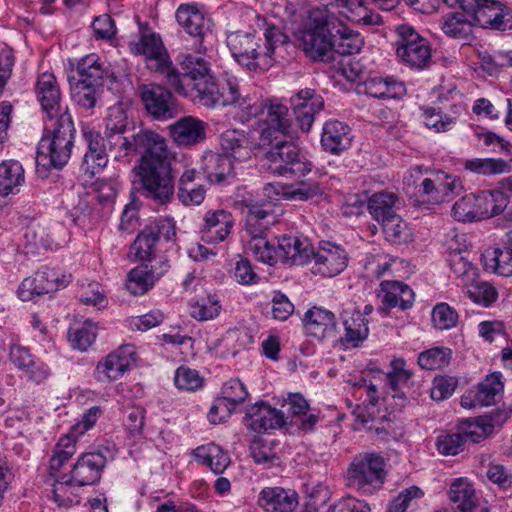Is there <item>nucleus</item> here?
Returning a JSON list of instances; mask_svg holds the SVG:
<instances>
[{
  "label": "nucleus",
  "instance_id": "1",
  "mask_svg": "<svg viewBox=\"0 0 512 512\" xmlns=\"http://www.w3.org/2000/svg\"><path fill=\"white\" fill-rule=\"evenodd\" d=\"M178 63L183 73L177 69H169L167 82L179 95L197 99L207 107L233 105L237 109L236 116L240 122L247 123L257 119V130L264 143H270L287 131V106L277 100L242 96L235 78L217 83L209 62L203 56L181 54Z\"/></svg>",
  "mask_w": 512,
  "mask_h": 512
},
{
  "label": "nucleus",
  "instance_id": "2",
  "mask_svg": "<svg viewBox=\"0 0 512 512\" xmlns=\"http://www.w3.org/2000/svg\"><path fill=\"white\" fill-rule=\"evenodd\" d=\"M295 37L303 51L313 59H324L331 51L340 55L358 53L363 46V38L357 32L343 27L332 36L328 30L325 12L312 10Z\"/></svg>",
  "mask_w": 512,
  "mask_h": 512
},
{
  "label": "nucleus",
  "instance_id": "3",
  "mask_svg": "<svg viewBox=\"0 0 512 512\" xmlns=\"http://www.w3.org/2000/svg\"><path fill=\"white\" fill-rule=\"evenodd\" d=\"M257 26L263 29L265 45L254 32L234 31L227 35L226 43L232 57L241 66L250 71H266L274 63L275 50L288 42V36L275 24L268 23L263 17L256 16Z\"/></svg>",
  "mask_w": 512,
  "mask_h": 512
},
{
  "label": "nucleus",
  "instance_id": "4",
  "mask_svg": "<svg viewBox=\"0 0 512 512\" xmlns=\"http://www.w3.org/2000/svg\"><path fill=\"white\" fill-rule=\"evenodd\" d=\"M150 139L154 146L141 156L138 175L144 195L160 204L167 202L173 195L174 184L167 164L168 147L163 137Z\"/></svg>",
  "mask_w": 512,
  "mask_h": 512
},
{
  "label": "nucleus",
  "instance_id": "5",
  "mask_svg": "<svg viewBox=\"0 0 512 512\" xmlns=\"http://www.w3.org/2000/svg\"><path fill=\"white\" fill-rule=\"evenodd\" d=\"M407 192L421 203L437 205L462 190L461 180L444 171H429L420 166L411 168L404 178Z\"/></svg>",
  "mask_w": 512,
  "mask_h": 512
},
{
  "label": "nucleus",
  "instance_id": "6",
  "mask_svg": "<svg viewBox=\"0 0 512 512\" xmlns=\"http://www.w3.org/2000/svg\"><path fill=\"white\" fill-rule=\"evenodd\" d=\"M75 128L72 117L64 113L59 118L44 119V134L37 150V163L54 168L63 167L71 156Z\"/></svg>",
  "mask_w": 512,
  "mask_h": 512
},
{
  "label": "nucleus",
  "instance_id": "7",
  "mask_svg": "<svg viewBox=\"0 0 512 512\" xmlns=\"http://www.w3.org/2000/svg\"><path fill=\"white\" fill-rule=\"evenodd\" d=\"M289 127L285 133L271 140L270 143H264L259 135V146L272 145L266 152V159L269 170L282 177H300L312 170V163L306 159L299 151L297 145L292 141L280 140L281 137L291 136V123L287 113ZM257 132H259L256 129ZM260 134V133H258Z\"/></svg>",
  "mask_w": 512,
  "mask_h": 512
},
{
  "label": "nucleus",
  "instance_id": "8",
  "mask_svg": "<svg viewBox=\"0 0 512 512\" xmlns=\"http://www.w3.org/2000/svg\"><path fill=\"white\" fill-rule=\"evenodd\" d=\"M508 202L501 191L482 190L470 193L452 206V216L459 222H477L501 214Z\"/></svg>",
  "mask_w": 512,
  "mask_h": 512
},
{
  "label": "nucleus",
  "instance_id": "9",
  "mask_svg": "<svg viewBox=\"0 0 512 512\" xmlns=\"http://www.w3.org/2000/svg\"><path fill=\"white\" fill-rule=\"evenodd\" d=\"M396 55L412 69L423 70L432 62V48L429 41L411 25L396 26Z\"/></svg>",
  "mask_w": 512,
  "mask_h": 512
},
{
  "label": "nucleus",
  "instance_id": "10",
  "mask_svg": "<svg viewBox=\"0 0 512 512\" xmlns=\"http://www.w3.org/2000/svg\"><path fill=\"white\" fill-rule=\"evenodd\" d=\"M384 459L374 453L356 457L347 471L349 486L370 494L384 483Z\"/></svg>",
  "mask_w": 512,
  "mask_h": 512
},
{
  "label": "nucleus",
  "instance_id": "11",
  "mask_svg": "<svg viewBox=\"0 0 512 512\" xmlns=\"http://www.w3.org/2000/svg\"><path fill=\"white\" fill-rule=\"evenodd\" d=\"M138 360L139 354L134 345H120L97 362L94 377L104 384L115 382L136 367Z\"/></svg>",
  "mask_w": 512,
  "mask_h": 512
},
{
  "label": "nucleus",
  "instance_id": "12",
  "mask_svg": "<svg viewBox=\"0 0 512 512\" xmlns=\"http://www.w3.org/2000/svg\"><path fill=\"white\" fill-rule=\"evenodd\" d=\"M71 282V275L54 268H41L33 276L25 278L17 289L22 301L36 296L53 293L65 288Z\"/></svg>",
  "mask_w": 512,
  "mask_h": 512
},
{
  "label": "nucleus",
  "instance_id": "13",
  "mask_svg": "<svg viewBox=\"0 0 512 512\" xmlns=\"http://www.w3.org/2000/svg\"><path fill=\"white\" fill-rule=\"evenodd\" d=\"M125 132H105L104 143L107 150L115 153V159L128 156L132 153L144 155L154 144L150 139L157 140L156 137H162L151 130H140L132 138L124 136Z\"/></svg>",
  "mask_w": 512,
  "mask_h": 512
},
{
  "label": "nucleus",
  "instance_id": "14",
  "mask_svg": "<svg viewBox=\"0 0 512 512\" xmlns=\"http://www.w3.org/2000/svg\"><path fill=\"white\" fill-rule=\"evenodd\" d=\"M311 258L314 274L329 278L341 274L349 262L345 248L329 241L321 242L316 250L313 249Z\"/></svg>",
  "mask_w": 512,
  "mask_h": 512
},
{
  "label": "nucleus",
  "instance_id": "15",
  "mask_svg": "<svg viewBox=\"0 0 512 512\" xmlns=\"http://www.w3.org/2000/svg\"><path fill=\"white\" fill-rule=\"evenodd\" d=\"M140 97L145 109L154 119L165 121L179 113L172 93L160 85H143L140 88Z\"/></svg>",
  "mask_w": 512,
  "mask_h": 512
},
{
  "label": "nucleus",
  "instance_id": "16",
  "mask_svg": "<svg viewBox=\"0 0 512 512\" xmlns=\"http://www.w3.org/2000/svg\"><path fill=\"white\" fill-rule=\"evenodd\" d=\"M130 50L135 55H143L151 70L162 71L167 75L169 69H176L170 65L161 37L155 32H142L138 41L130 43Z\"/></svg>",
  "mask_w": 512,
  "mask_h": 512
},
{
  "label": "nucleus",
  "instance_id": "17",
  "mask_svg": "<svg viewBox=\"0 0 512 512\" xmlns=\"http://www.w3.org/2000/svg\"><path fill=\"white\" fill-rule=\"evenodd\" d=\"M35 94L43 112L44 119L59 118L68 112V107L62 105V94L55 75L51 72L39 74L35 84Z\"/></svg>",
  "mask_w": 512,
  "mask_h": 512
},
{
  "label": "nucleus",
  "instance_id": "18",
  "mask_svg": "<svg viewBox=\"0 0 512 512\" xmlns=\"http://www.w3.org/2000/svg\"><path fill=\"white\" fill-rule=\"evenodd\" d=\"M105 465L106 457L101 452L82 453L67 475L74 486H91L100 481Z\"/></svg>",
  "mask_w": 512,
  "mask_h": 512
},
{
  "label": "nucleus",
  "instance_id": "19",
  "mask_svg": "<svg viewBox=\"0 0 512 512\" xmlns=\"http://www.w3.org/2000/svg\"><path fill=\"white\" fill-rule=\"evenodd\" d=\"M234 224L231 212L225 209H210L203 216L200 226L201 239L208 244L221 243L231 234Z\"/></svg>",
  "mask_w": 512,
  "mask_h": 512
},
{
  "label": "nucleus",
  "instance_id": "20",
  "mask_svg": "<svg viewBox=\"0 0 512 512\" xmlns=\"http://www.w3.org/2000/svg\"><path fill=\"white\" fill-rule=\"evenodd\" d=\"M503 388L501 373L488 374L475 391H470L461 398V405L468 409L492 406L501 397Z\"/></svg>",
  "mask_w": 512,
  "mask_h": 512
},
{
  "label": "nucleus",
  "instance_id": "21",
  "mask_svg": "<svg viewBox=\"0 0 512 512\" xmlns=\"http://www.w3.org/2000/svg\"><path fill=\"white\" fill-rule=\"evenodd\" d=\"M291 107L296 121L302 131L308 132L314 122V117L324 108V99L314 90L303 89L291 100Z\"/></svg>",
  "mask_w": 512,
  "mask_h": 512
},
{
  "label": "nucleus",
  "instance_id": "22",
  "mask_svg": "<svg viewBox=\"0 0 512 512\" xmlns=\"http://www.w3.org/2000/svg\"><path fill=\"white\" fill-rule=\"evenodd\" d=\"M206 128V123L194 116H184L167 127L171 139L179 147H190L204 142Z\"/></svg>",
  "mask_w": 512,
  "mask_h": 512
},
{
  "label": "nucleus",
  "instance_id": "23",
  "mask_svg": "<svg viewBox=\"0 0 512 512\" xmlns=\"http://www.w3.org/2000/svg\"><path fill=\"white\" fill-rule=\"evenodd\" d=\"M245 424L248 429L261 434L270 429L282 428L287 424V417L282 411L258 402L247 410Z\"/></svg>",
  "mask_w": 512,
  "mask_h": 512
},
{
  "label": "nucleus",
  "instance_id": "24",
  "mask_svg": "<svg viewBox=\"0 0 512 512\" xmlns=\"http://www.w3.org/2000/svg\"><path fill=\"white\" fill-rule=\"evenodd\" d=\"M475 21L483 28L502 32L512 30V9L496 0H482Z\"/></svg>",
  "mask_w": 512,
  "mask_h": 512
},
{
  "label": "nucleus",
  "instance_id": "25",
  "mask_svg": "<svg viewBox=\"0 0 512 512\" xmlns=\"http://www.w3.org/2000/svg\"><path fill=\"white\" fill-rule=\"evenodd\" d=\"M307 335L317 340L336 339L337 322L333 312L322 307H312L306 311L303 318Z\"/></svg>",
  "mask_w": 512,
  "mask_h": 512
},
{
  "label": "nucleus",
  "instance_id": "26",
  "mask_svg": "<svg viewBox=\"0 0 512 512\" xmlns=\"http://www.w3.org/2000/svg\"><path fill=\"white\" fill-rule=\"evenodd\" d=\"M358 92L380 100L399 99L406 86L394 76H372L358 84Z\"/></svg>",
  "mask_w": 512,
  "mask_h": 512
},
{
  "label": "nucleus",
  "instance_id": "27",
  "mask_svg": "<svg viewBox=\"0 0 512 512\" xmlns=\"http://www.w3.org/2000/svg\"><path fill=\"white\" fill-rule=\"evenodd\" d=\"M279 261L289 265L306 264L313 254V247L307 238L283 235L277 239Z\"/></svg>",
  "mask_w": 512,
  "mask_h": 512
},
{
  "label": "nucleus",
  "instance_id": "28",
  "mask_svg": "<svg viewBox=\"0 0 512 512\" xmlns=\"http://www.w3.org/2000/svg\"><path fill=\"white\" fill-rule=\"evenodd\" d=\"M506 419L507 415L498 411L474 419L463 420L460 422L458 430L462 433L465 441L479 443L490 436L495 427L501 426Z\"/></svg>",
  "mask_w": 512,
  "mask_h": 512
},
{
  "label": "nucleus",
  "instance_id": "29",
  "mask_svg": "<svg viewBox=\"0 0 512 512\" xmlns=\"http://www.w3.org/2000/svg\"><path fill=\"white\" fill-rule=\"evenodd\" d=\"M83 136L88 149L83 157L81 169L93 176L106 167L108 163L107 148L103 137L98 132L84 130Z\"/></svg>",
  "mask_w": 512,
  "mask_h": 512
},
{
  "label": "nucleus",
  "instance_id": "30",
  "mask_svg": "<svg viewBox=\"0 0 512 512\" xmlns=\"http://www.w3.org/2000/svg\"><path fill=\"white\" fill-rule=\"evenodd\" d=\"M258 504L266 512H293L298 505V495L281 487H266L258 496Z\"/></svg>",
  "mask_w": 512,
  "mask_h": 512
},
{
  "label": "nucleus",
  "instance_id": "31",
  "mask_svg": "<svg viewBox=\"0 0 512 512\" xmlns=\"http://www.w3.org/2000/svg\"><path fill=\"white\" fill-rule=\"evenodd\" d=\"M220 144L224 155L238 162L250 159L253 150L257 147V144L251 141L245 132L235 129L223 132Z\"/></svg>",
  "mask_w": 512,
  "mask_h": 512
},
{
  "label": "nucleus",
  "instance_id": "32",
  "mask_svg": "<svg viewBox=\"0 0 512 512\" xmlns=\"http://www.w3.org/2000/svg\"><path fill=\"white\" fill-rule=\"evenodd\" d=\"M386 308L410 309L415 300L413 290L400 281H382L379 294Z\"/></svg>",
  "mask_w": 512,
  "mask_h": 512
},
{
  "label": "nucleus",
  "instance_id": "33",
  "mask_svg": "<svg viewBox=\"0 0 512 512\" xmlns=\"http://www.w3.org/2000/svg\"><path fill=\"white\" fill-rule=\"evenodd\" d=\"M321 144L325 151L335 155L340 154L351 145L349 126L338 120L325 122Z\"/></svg>",
  "mask_w": 512,
  "mask_h": 512
},
{
  "label": "nucleus",
  "instance_id": "34",
  "mask_svg": "<svg viewBox=\"0 0 512 512\" xmlns=\"http://www.w3.org/2000/svg\"><path fill=\"white\" fill-rule=\"evenodd\" d=\"M263 190L264 195L271 200H278L279 197H283L305 201L321 194V188L317 183H301L299 187H294L276 182L265 185Z\"/></svg>",
  "mask_w": 512,
  "mask_h": 512
},
{
  "label": "nucleus",
  "instance_id": "35",
  "mask_svg": "<svg viewBox=\"0 0 512 512\" xmlns=\"http://www.w3.org/2000/svg\"><path fill=\"white\" fill-rule=\"evenodd\" d=\"M25 184L23 165L14 159L3 160L0 163V197L18 194Z\"/></svg>",
  "mask_w": 512,
  "mask_h": 512
},
{
  "label": "nucleus",
  "instance_id": "36",
  "mask_svg": "<svg viewBox=\"0 0 512 512\" xmlns=\"http://www.w3.org/2000/svg\"><path fill=\"white\" fill-rule=\"evenodd\" d=\"M192 455L197 462L208 467L216 475L222 474L231 463L228 452L213 442L196 447Z\"/></svg>",
  "mask_w": 512,
  "mask_h": 512
},
{
  "label": "nucleus",
  "instance_id": "37",
  "mask_svg": "<svg viewBox=\"0 0 512 512\" xmlns=\"http://www.w3.org/2000/svg\"><path fill=\"white\" fill-rule=\"evenodd\" d=\"M342 319L345 329L343 344L347 347H358L368 337V321L357 309L345 310Z\"/></svg>",
  "mask_w": 512,
  "mask_h": 512
},
{
  "label": "nucleus",
  "instance_id": "38",
  "mask_svg": "<svg viewBox=\"0 0 512 512\" xmlns=\"http://www.w3.org/2000/svg\"><path fill=\"white\" fill-rule=\"evenodd\" d=\"M284 405L287 406L288 414L296 419L300 430L305 432L314 430L319 421V416L309 412V404L301 394L289 393L284 400Z\"/></svg>",
  "mask_w": 512,
  "mask_h": 512
},
{
  "label": "nucleus",
  "instance_id": "39",
  "mask_svg": "<svg viewBox=\"0 0 512 512\" xmlns=\"http://www.w3.org/2000/svg\"><path fill=\"white\" fill-rule=\"evenodd\" d=\"M340 11L349 21L363 26H376L382 22L378 13L368 9L364 0H336Z\"/></svg>",
  "mask_w": 512,
  "mask_h": 512
},
{
  "label": "nucleus",
  "instance_id": "40",
  "mask_svg": "<svg viewBox=\"0 0 512 512\" xmlns=\"http://www.w3.org/2000/svg\"><path fill=\"white\" fill-rule=\"evenodd\" d=\"M201 170L210 182H222L233 173L231 159L225 155L208 152L201 158Z\"/></svg>",
  "mask_w": 512,
  "mask_h": 512
},
{
  "label": "nucleus",
  "instance_id": "41",
  "mask_svg": "<svg viewBox=\"0 0 512 512\" xmlns=\"http://www.w3.org/2000/svg\"><path fill=\"white\" fill-rule=\"evenodd\" d=\"M449 499L457 512H473L477 501L473 484L464 477L455 479L450 485Z\"/></svg>",
  "mask_w": 512,
  "mask_h": 512
},
{
  "label": "nucleus",
  "instance_id": "42",
  "mask_svg": "<svg viewBox=\"0 0 512 512\" xmlns=\"http://www.w3.org/2000/svg\"><path fill=\"white\" fill-rule=\"evenodd\" d=\"M485 270L500 276H512V250L508 248H489L482 254Z\"/></svg>",
  "mask_w": 512,
  "mask_h": 512
},
{
  "label": "nucleus",
  "instance_id": "43",
  "mask_svg": "<svg viewBox=\"0 0 512 512\" xmlns=\"http://www.w3.org/2000/svg\"><path fill=\"white\" fill-rule=\"evenodd\" d=\"M178 24L191 36H200L205 29L206 19L194 4H181L175 14Z\"/></svg>",
  "mask_w": 512,
  "mask_h": 512
},
{
  "label": "nucleus",
  "instance_id": "44",
  "mask_svg": "<svg viewBox=\"0 0 512 512\" xmlns=\"http://www.w3.org/2000/svg\"><path fill=\"white\" fill-rule=\"evenodd\" d=\"M464 169L482 176H495L510 173L512 160L502 158H472L464 162Z\"/></svg>",
  "mask_w": 512,
  "mask_h": 512
},
{
  "label": "nucleus",
  "instance_id": "45",
  "mask_svg": "<svg viewBox=\"0 0 512 512\" xmlns=\"http://www.w3.org/2000/svg\"><path fill=\"white\" fill-rule=\"evenodd\" d=\"M77 440L73 434L68 432L62 435L57 441L49 461L50 474L54 475L72 458L77 451Z\"/></svg>",
  "mask_w": 512,
  "mask_h": 512
},
{
  "label": "nucleus",
  "instance_id": "46",
  "mask_svg": "<svg viewBox=\"0 0 512 512\" xmlns=\"http://www.w3.org/2000/svg\"><path fill=\"white\" fill-rule=\"evenodd\" d=\"M97 337V325L89 319L75 323L68 330V340L74 349L87 351Z\"/></svg>",
  "mask_w": 512,
  "mask_h": 512
},
{
  "label": "nucleus",
  "instance_id": "47",
  "mask_svg": "<svg viewBox=\"0 0 512 512\" xmlns=\"http://www.w3.org/2000/svg\"><path fill=\"white\" fill-rule=\"evenodd\" d=\"M78 486L70 480L67 474L62 475L53 484V500L60 508H69L80 503Z\"/></svg>",
  "mask_w": 512,
  "mask_h": 512
},
{
  "label": "nucleus",
  "instance_id": "48",
  "mask_svg": "<svg viewBox=\"0 0 512 512\" xmlns=\"http://www.w3.org/2000/svg\"><path fill=\"white\" fill-rule=\"evenodd\" d=\"M221 310V300L216 293H208L190 304V315L198 321L214 320Z\"/></svg>",
  "mask_w": 512,
  "mask_h": 512
},
{
  "label": "nucleus",
  "instance_id": "49",
  "mask_svg": "<svg viewBox=\"0 0 512 512\" xmlns=\"http://www.w3.org/2000/svg\"><path fill=\"white\" fill-rule=\"evenodd\" d=\"M385 238L393 244H402L412 241L413 233L409 224L399 215L395 214L381 222Z\"/></svg>",
  "mask_w": 512,
  "mask_h": 512
},
{
  "label": "nucleus",
  "instance_id": "50",
  "mask_svg": "<svg viewBox=\"0 0 512 512\" xmlns=\"http://www.w3.org/2000/svg\"><path fill=\"white\" fill-rule=\"evenodd\" d=\"M396 201L397 196L394 193L378 192L370 197L368 210L372 217L381 223L396 214L394 211Z\"/></svg>",
  "mask_w": 512,
  "mask_h": 512
},
{
  "label": "nucleus",
  "instance_id": "51",
  "mask_svg": "<svg viewBox=\"0 0 512 512\" xmlns=\"http://www.w3.org/2000/svg\"><path fill=\"white\" fill-rule=\"evenodd\" d=\"M156 281L147 270V264L134 267L127 275L126 289L134 296H141L154 287Z\"/></svg>",
  "mask_w": 512,
  "mask_h": 512
},
{
  "label": "nucleus",
  "instance_id": "52",
  "mask_svg": "<svg viewBox=\"0 0 512 512\" xmlns=\"http://www.w3.org/2000/svg\"><path fill=\"white\" fill-rule=\"evenodd\" d=\"M248 251L254 258L264 264L273 266L279 261L278 248L265 237L251 238L248 242Z\"/></svg>",
  "mask_w": 512,
  "mask_h": 512
},
{
  "label": "nucleus",
  "instance_id": "53",
  "mask_svg": "<svg viewBox=\"0 0 512 512\" xmlns=\"http://www.w3.org/2000/svg\"><path fill=\"white\" fill-rule=\"evenodd\" d=\"M452 351L448 347H433L418 355V364L425 370H436L447 366L451 360Z\"/></svg>",
  "mask_w": 512,
  "mask_h": 512
},
{
  "label": "nucleus",
  "instance_id": "54",
  "mask_svg": "<svg viewBox=\"0 0 512 512\" xmlns=\"http://www.w3.org/2000/svg\"><path fill=\"white\" fill-rule=\"evenodd\" d=\"M77 73L79 76L77 80H84L85 82L98 85V82L104 75V69L99 56L96 54H89L83 57L77 64Z\"/></svg>",
  "mask_w": 512,
  "mask_h": 512
},
{
  "label": "nucleus",
  "instance_id": "55",
  "mask_svg": "<svg viewBox=\"0 0 512 512\" xmlns=\"http://www.w3.org/2000/svg\"><path fill=\"white\" fill-rule=\"evenodd\" d=\"M205 379L200 373L188 366H180L174 373V384L177 389L186 392H196L203 388Z\"/></svg>",
  "mask_w": 512,
  "mask_h": 512
},
{
  "label": "nucleus",
  "instance_id": "56",
  "mask_svg": "<svg viewBox=\"0 0 512 512\" xmlns=\"http://www.w3.org/2000/svg\"><path fill=\"white\" fill-rule=\"evenodd\" d=\"M96 87L84 80H76L70 83L71 98L79 107L91 109L96 104Z\"/></svg>",
  "mask_w": 512,
  "mask_h": 512
},
{
  "label": "nucleus",
  "instance_id": "57",
  "mask_svg": "<svg viewBox=\"0 0 512 512\" xmlns=\"http://www.w3.org/2000/svg\"><path fill=\"white\" fill-rule=\"evenodd\" d=\"M154 231H156L154 227L147 225L134 241L133 250L136 256L142 261L150 260L156 244L159 241Z\"/></svg>",
  "mask_w": 512,
  "mask_h": 512
},
{
  "label": "nucleus",
  "instance_id": "58",
  "mask_svg": "<svg viewBox=\"0 0 512 512\" xmlns=\"http://www.w3.org/2000/svg\"><path fill=\"white\" fill-rule=\"evenodd\" d=\"M467 296L476 304L483 307L491 306L498 298V292L488 282H476L467 287Z\"/></svg>",
  "mask_w": 512,
  "mask_h": 512
},
{
  "label": "nucleus",
  "instance_id": "59",
  "mask_svg": "<svg viewBox=\"0 0 512 512\" xmlns=\"http://www.w3.org/2000/svg\"><path fill=\"white\" fill-rule=\"evenodd\" d=\"M422 119L425 126L437 133L446 132L450 130L456 123L455 118L435 108H423Z\"/></svg>",
  "mask_w": 512,
  "mask_h": 512
},
{
  "label": "nucleus",
  "instance_id": "60",
  "mask_svg": "<svg viewBox=\"0 0 512 512\" xmlns=\"http://www.w3.org/2000/svg\"><path fill=\"white\" fill-rule=\"evenodd\" d=\"M394 261V258L384 252L368 255L364 262L366 276L370 278H380L390 270Z\"/></svg>",
  "mask_w": 512,
  "mask_h": 512
},
{
  "label": "nucleus",
  "instance_id": "61",
  "mask_svg": "<svg viewBox=\"0 0 512 512\" xmlns=\"http://www.w3.org/2000/svg\"><path fill=\"white\" fill-rule=\"evenodd\" d=\"M433 326L438 330H448L456 326L458 313L447 303H438L431 312Z\"/></svg>",
  "mask_w": 512,
  "mask_h": 512
},
{
  "label": "nucleus",
  "instance_id": "62",
  "mask_svg": "<svg viewBox=\"0 0 512 512\" xmlns=\"http://www.w3.org/2000/svg\"><path fill=\"white\" fill-rule=\"evenodd\" d=\"M411 377L412 372L407 368L403 358H395L391 361L387 380L394 391L407 386Z\"/></svg>",
  "mask_w": 512,
  "mask_h": 512
},
{
  "label": "nucleus",
  "instance_id": "63",
  "mask_svg": "<svg viewBox=\"0 0 512 512\" xmlns=\"http://www.w3.org/2000/svg\"><path fill=\"white\" fill-rule=\"evenodd\" d=\"M78 298L84 305L94 306L97 309L106 307V296L97 282L81 285L78 291Z\"/></svg>",
  "mask_w": 512,
  "mask_h": 512
},
{
  "label": "nucleus",
  "instance_id": "64",
  "mask_svg": "<svg viewBox=\"0 0 512 512\" xmlns=\"http://www.w3.org/2000/svg\"><path fill=\"white\" fill-rule=\"evenodd\" d=\"M458 380L449 375H437L434 377L430 389V396L435 401H443L450 398L456 387Z\"/></svg>",
  "mask_w": 512,
  "mask_h": 512
}]
</instances>
